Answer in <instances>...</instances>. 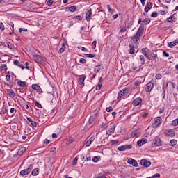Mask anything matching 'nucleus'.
<instances>
[{
	"label": "nucleus",
	"instance_id": "obj_1",
	"mask_svg": "<svg viewBox=\"0 0 178 178\" xmlns=\"http://www.w3.org/2000/svg\"><path fill=\"white\" fill-rule=\"evenodd\" d=\"M143 33H144V24H141L136 35L134 37H132L131 40H130L129 54L131 55H133V54H134L135 52L134 49L136 47H137V45H138V41L141 40V35H143Z\"/></svg>",
	"mask_w": 178,
	"mask_h": 178
},
{
	"label": "nucleus",
	"instance_id": "obj_2",
	"mask_svg": "<svg viewBox=\"0 0 178 178\" xmlns=\"http://www.w3.org/2000/svg\"><path fill=\"white\" fill-rule=\"evenodd\" d=\"M152 147H161L162 145V140L159 138H155L154 140H151Z\"/></svg>",
	"mask_w": 178,
	"mask_h": 178
},
{
	"label": "nucleus",
	"instance_id": "obj_3",
	"mask_svg": "<svg viewBox=\"0 0 178 178\" xmlns=\"http://www.w3.org/2000/svg\"><path fill=\"white\" fill-rule=\"evenodd\" d=\"M158 57V54H155L154 53H147V56L145 57L149 60H154L156 63V58Z\"/></svg>",
	"mask_w": 178,
	"mask_h": 178
},
{
	"label": "nucleus",
	"instance_id": "obj_4",
	"mask_svg": "<svg viewBox=\"0 0 178 178\" xmlns=\"http://www.w3.org/2000/svg\"><path fill=\"white\" fill-rule=\"evenodd\" d=\"M153 88H154V82L149 81L147 84H146L145 91L146 92H151Z\"/></svg>",
	"mask_w": 178,
	"mask_h": 178
},
{
	"label": "nucleus",
	"instance_id": "obj_5",
	"mask_svg": "<svg viewBox=\"0 0 178 178\" xmlns=\"http://www.w3.org/2000/svg\"><path fill=\"white\" fill-rule=\"evenodd\" d=\"M140 165L145 168H149V166H151V162L147 161L145 159H143L140 161Z\"/></svg>",
	"mask_w": 178,
	"mask_h": 178
},
{
	"label": "nucleus",
	"instance_id": "obj_6",
	"mask_svg": "<svg viewBox=\"0 0 178 178\" xmlns=\"http://www.w3.org/2000/svg\"><path fill=\"white\" fill-rule=\"evenodd\" d=\"M162 123V118L161 117H156L155 118V121L153 125V127H159V125Z\"/></svg>",
	"mask_w": 178,
	"mask_h": 178
},
{
	"label": "nucleus",
	"instance_id": "obj_7",
	"mask_svg": "<svg viewBox=\"0 0 178 178\" xmlns=\"http://www.w3.org/2000/svg\"><path fill=\"white\" fill-rule=\"evenodd\" d=\"M127 163L129 165H132L134 168H138V163L134 159H129Z\"/></svg>",
	"mask_w": 178,
	"mask_h": 178
},
{
	"label": "nucleus",
	"instance_id": "obj_8",
	"mask_svg": "<svg viewBox=\"0 0 178 178\" xmlns=\"http://www.w3.org/2000/svg\"><path fill=\"white\" fill-rule=\"evenodd\" d=\"M138 24H140V26H141V24H143V23H144L145 25H147V24H149V23H151V19H149V18H146V19H142L141 18H139V19H138ZM142 23V24H141Z\"/></svg>",
	"mask_w": 178,
	"mask_h": 178
},
{
	"label": "nucleus",
	"instance_id": "obj_9",
	"mask_svg": "<svg viewBox=\"0 0 178 178\" xmlns=\"http://www.w3.org/2000/svg\"><path fill=\"white\" fill-rule=\"evenodd\" d=\"M92 16V9L90 8L86 13V22H90L91 20V17Z\"/></svg>",
	"mask_w": 178,
	"mask_h": 178
},
{
	"label": "nucleus",
	"instance_id": "obj_10",
	"mask_svg": "<svg viewBox=\"0 0 178 178\" xmlns=\"http://www.w3.org/2000/svg\"><path fill=\"white\" fill-rule=\"evenodd\" d=\"M143 99H141L140 97H138L133 101L132 104L134 106H138V105H141Z\"/></svg>",
	"mask_w": 178,
	"mask_h": 178
},
{
	"label": "nucleus",
	"instance_id": "obj_11",
	"mask_svg": "<svg viewBox=\"0 0 178 178\" xmlns=\"http://www.w3.org/2000/svg\"><path fill=\"white\" fill-rule=\"evenodd\" d=\"M86 80V76L84 75H79L78 79V83L79 86H83L84 84V81Z\"/></svg>",
	"mask_w": 178,
	"mask_h": 178
},
{
	"label": "nucleus",
	"instance_id": "obj_12",
	"mask_svg": "<svg viewBox=\"0 0 178 178\" xmlns=\"http://www.w3.org/2000/svg\"><path fill=\"white\" fill-rule=\"evenodd\" d=\"M147 143H148V140H147L145 138H143V139L137 141V144H138V147H143V145H144V144H147Z\"/></svg>",
	"mask_w": 178,
	"mask_h": 178
},
{
	"label": "nucleus",
	"instance_id": "obj_13",
	"mask_svg": "<svg viewBox=\"0 0 178 178\" xmlns=\"http://www.w3.org/2000/svg\"><path fill=\"white\" fill-rule=\"evenodd\" d=\"M116 128V126L115 124H110V125L108 126L107 130L108 133H113L115 131V129Z\"/></svg>",
	"mask_w": 178,
	"mask_h": 178
},
{
	"label": "nucleus",
	"instance_id": "obj_14",
	"mask_svg": "<svg viewBox=\"0 0 178 178\" xmlns=\"http://www.w3.org/2000/svg\"><path fill=\"white\" fill-rule=\"evenodd\" d=\"M127 89H122V90H120L118 92V99H119V98H122V97H123V95H126V94H127Z\"/></svg>",
	"mask_w": 178,
	"mask_h": 178
},
{
	"label": "nucleus",
	"instance_id": "obj_15",
	"mask_svg": "<svg viewBox=\"0 0 178 178\" xmlns=\"http://www.w3.org/2000/svg\"><path fill=\"white\" fill-rule=\"evenodd\" d=\"M152 8V3L148 2L145 7V12H146V13H148V12H149Z\"/></svg>",
	"mask_w": 178,
	"mask_h": 178
},
{
	"label": "nucleus",
	"instance_id": "obj_16",
	"mask_svg": "<svg viewBox=\"0 0 178 178\" xmlns=\"http://www.w3.org/2000/svg\"><path fill=\"white\" fill-rule=\"evenodd\" d=\"M1 112V113H3V115L8 116V106L3 105Z\"/></svg>",
	"mask_w": 178,
	"mask_h": 178
},
{
	"label": "nucleus",
	"instance_id": "obj_17",
	"mask_svg": "<svg viewBox=\"0 0 178 178\" xmlns=\"http://www.w3.org/2000/svg\"><path fill=\"white\" fill-rule=\"evenodd\" d=\"M28 122H30L31 126H33V127H37V122L35 121H33V119H31V118L30 117H27L26 118Z\"/></svg>",
	"mask_w": 178,
	"mask_h": 178
},
{
	"label": "nucleus",
	"instance_id": "obj_18",
	"mask_svg": "<svg viewBox=\"0 0 178 178\" xmlns=\"http://www.w3.org/2000/svg\"><path fill=\"white\" fill-rule=\"evenodd\" d=\"M13 63L14 65H15V66H18L19 67H21V69H24V65L23 64H21L19 60H15Z\"/></svg>",
	"mask_w": 178,
	"mask_h": 178
},
{
	"label": "nucleus",
	"instance_id": "obj_19",
	"mask_svg": "<svg viewBox=\"0 0 178 178\" xmlns=\"http://www.w3.org/2000/svg\"><path fill=\"white\" fill-rule=\"evenodd\" d=\"M167 22L168 23H175V22H176V18H175V15H172L169 18H167Z\"/></svg>",
	"mask_w": 178,
	"mask_h": 178
},
{
	"label": "nucleus",
	"instance_id": "obj_20",
	"mask_svg": "<svg viewBox=\"0 0 178 178\" xmlns=\"http://www.w3.org/2000/svg\"><path fill=\"white\" fill-rule=\"evenodd\" d=\"M33 58V60H35L36 63H40V62H41L42 58L40 56V55H34Z\"/></svg>",
	"mask_w": 178,
	"mask_h": 178
},
{
	"label": "nucleus",
	"instance_id": "obj_21",
	"mask_svg": "<svg viewBox=\"0 0 178 178\" xmlns=\"http://www.w3.org/2000/svg\"><path fill=\"white\" fill-rule=\"evenodd\" d=\"M102 87V77L99 78V84L96 86V91H99Z\"/></svg>",
	"mask_w": 178,
	"mask_h": 178
},
{
	"label": "nucleus",
	"instance_id": "obj_22",
	"mask_svg": "<svg viewBox=\"0 0 178 178\" xmlns=\"http://www.w3.org/2000/svg\"><path fill=\"white\" fill-rule=\"evenodd\" d=\"M168 133L166 134V136H168V137H175V131L172 130V129H169L168 131H167Z\"/></svg>",
	"mask_w": 178,
	"mask_h": 178
},
{
	"label": "nucleus",
	"instance_id": "obj_23",
	"mask_svg": "<svg viewBox=\"0 0 178 178\" xmlns=\"http://www.w3.org/2000/svg\"><path fill=\"white\" fill-rule=\"evenodd\" d=\"M7 92L11 98H15V91L12 89H8Z\"/></svg>",
	"mask_w": 178,
	"mask_h": 178
},
{
	"label": "nucleus",
	"instance_id": "obj_24",
	"mask_svg": "<svg viewBox=\"0 0 178 178\" xmlns=\"http://www.w3.org/2000/svg\"><path fill=\"white\" fill-rule=\"evenodd\" d=\"M32 89L35 90V91H41V87L37 84H33L32 85Z\"/></svg>",
	"mask_w": 178,
	"mask_h": 178
},
{
	"label": "nucleus",
	"instance_id": "obj_25",
	"mask_svg": "<svg viewBox=\"0 0 178 178\" xmlns=\"http://www.w3.org/2000/svg\"><path fill=\"white\" fill-rule=\"evenodd\" d=\"M17 85L19 86V87H27V85H26V82L21 80L17 81Z\"/></svg>",
	"mask_w": 178,
	"mask_h": 178
},
{
	"label": "nucleus",
	"instance_id": "obj_26",
	"mask_svg": "<svg viewBox=\"0 0 178 178\" xmlns=\"http://www.w3.org/2000/svg\"><path fill=\"white\" fill-rule=\"evenodd\" d=\"M140 136V133L137 131H132L131 133V137H138Z\"/></svg>",
	"mask_w": 178,
	"mask_h": 178
},
{
	"label": "nucleus",
	"instance_id": "obj_27",
	"mask_svg": "<svg viewBox=\"0 0 178 178\" xmlns=\"http://www.w3.org/2000/svg\"><path fill=\"white\" fill-rule=\"evenodd\" d=\"M178 44V40H175V42H171L170 43H168V47H170V48H172V47H175V45H177Z\"/></svg>",
	"mask_w": 178,
	"mask_h": 178
},
{
	"label": "nucleus",
	"instance_id": "obj_28",
	"mask_svg": "<svg viewBox=\"0 0 178 178\" xmlns=\"http://www.w3.org/2000/svg\"><path fill=\"white\" fill-rule=\"evenodd\" d=\"M29 173H30V172L27 169L23 170L20 172L21 176H26V175H29Z\"/></svg>",
	"mask_w": 178,
	"mask_h": 178
},
{
	"label": "nucleus",
	"instance_id": "obj_29",
	"mask_svg": "<svg viewBox=\"0 0 178 178\" xmlns=\"http://www.w3.org/2000/svg\"><path fill=\"white\" fill-rule=\"evenodd\" d=\"M67 9L70 12H72L73 13V12H76L77 8L76 6H73L68 7Z\"/></svg>",
	"mask_w": 178,
	"mask_h": 178
},
{
	"label": "nucleus",
	"instance_id": "obj_30",
	"mask_svg": "<svg viewBox=\"0 0 178 178\" xmlns=\"http://www.w3.org/2000/svg\"><path fill=\"white\" fill-rule=\"evenodd\" d=\"M40 173V170H38V168H35L32 171V176H37Z\"/></svg>",
	"mask_w": 178,
	"mask_h": 178
},
{
	"label": "nucleus",
	"instance_id": "obj_31",
	"mask_svg": "<svg viewBox=\"0 0 178 178\" xmlns=\"http://www.w3.org/2000/svg\"><path fill=\"white\" fill-rule=\"evenodd\" d=\"M148 48H143L142 49V54L144 56H147L148 55Z\"/></svg>",
	"mask_w": 178,
	"mask_h": 178
},
{
	"label": "nucleus",
	"instance_id": "obj_32",
	"mask_svg": "<svg viewBox=\"0 0 178 178\" xmlns=\"http://www.w3.org/2000/svg\"><path fill=\"white\" fill-rule=\"evenodd\" d=\"M101 159V157L99 156H95L92 161V162H95V163H97V162H98V161H99Z\"/></svg>",
	"mask_w": 178,
	"mask_h": 178
},
{
	"label": "nucleus",
	"instance_id": "obj_33",
	"mask_svg": "<svg viewBox=\"0 0 178 178\" xmlns=\"http://www.w3.org/2000/svg\"><path fill=\"white\" fill-rule=\"evenodd\" d=\"M176 144H177V140L172 139L170 141V145L171 147H175V145H176Z\"/></svg>",
	"mask_w": 178,
	"mask_h": 178
},
{
	"label": "nucleus",
	"instance_id": "obj_34",
	"mask_svg": "<svg viewBox=\"0 0 178 178\" xmlns=\"http://www.w3.org/2000/svg\"><path fill=\"white\" fill-rule=\"evenodd\" d=\"M140 65H145V59L144 58V56L140 55Z\"/></svg>",
	"mask_w": 178,
	"mask_h": 178
},
{
	"label": "nucleus",
	"instance_id": "obj_35",
	"mask_svg": "<svg viewBox=\"0 0 178 178\" xmlns=\"http://www.w3.org/2000/svg\"><path fill=\"white\" fill-rule=\"evenodd\" d=\"M65 49H66V47L65 46V43H63L61 48L58 51L59 54H63V52H65Z\"/></svg>",
	"mask_w": 178,
	"mask_h": 178
},
{
	"label": "nucleus",
	"instance_id": "obj_36",
	"mask_svg": "<svg viewBox=\"0 0 178 178\" xmlns=\"http://www.w3.org/2000/svg\"><path fill=\"white\" fill-rule=\"evenodd\" d=\"M106 6H107V9H108L109 13H111V14L112 15L113 13H115V9H112V8H111V6H110V5H107Z\"/></svg>",
	"mask_w": 178,
	"mask_h": 178
},
{
	"label": "nucleus",
	"instance_id": "obj_37",
	"mask_svg": "<svg viewBox=\"0 0 178 178\" xmlns=\"http://www.w3.org/2000/svg\"><path fill=\"white\" fill-rule=\"evenodd\" d=\"M0 69L1 70L6 71V70H8V67L6 66V64H1V67H0Z\"/></svg>",
	"mask_w": 178,
	"mask_h": 178
},
{
	"label": "nucleus",
	"instance_id": "obj_38",
	"mask_svg": "<svg viewBox=\"0 0 178 178\" xmlns=\"http://www.w3.org/2000/svg\"><path fill=\"white\" fill-rule=\"evenodd\" d=\"M86 58H95V56H97V55L95 54H85Z\"/></svg>",
	"mask_w": 178,
	"mask_h": 178
},
{
	"label": "nucleus",
	"instance_id": "obj_39",
	"mask_svg": "<svg viewBox=\"0 0 178 178\" xmlns=\"http://www.w3.org/2000/svg\"><path fill=\"white\" fill-rule=\"evenodd\" d=\"M118 151H126V149H125V147H124V145H122V146H120L118 147Z\"/></svg>",
	"mask_w": 178,
	"mask_h": 178
},
{
	"label": "nucleus",
	"instance_id": "obj_40",
	"mask_svg": "<svg viewBox=\"0 0 178 178\" xmlns=\"http://www.w3.org/2000/svg\"><path fill=\"white\" fill-rule=\"evenodd\" d=\"M35 106H37V108H42V105L37 102V100L35 101Z\"/></svg>",
	"mask_w": 178,
	"mask_h": 178
},
{
	"label": "nucleus",
	"instance_id": "obj_41",
	"mask_svg": "<svg viewBox=\"0 0 178 178\" xmlns=\"http://www.w3.org/2000/svg\"><path fill=\"white\" fill-rule=\"evenodd\" d=\"M79 161V158L75 157L74 159L72 161L73 166H76L77 165V161Z\"/></svg>",
	"mask_w": 178,
	"mask_h": 178
},
{
	"label": "nucleus",
	"instance_id": "obj_42",
	"mask_svg": "<svg viewBox=\"0 0 178 178\" xmlns=\"http://www.w3.org/2000/svg\"><path fill=\"white\" fill-rule=\"evenodd\" d=\"M5 47H7V48L12 49V44L9 42L5 43Z\"/></svg>",
	"mask_w": 178,
	"mask_h": 178
},
{
	"label": "nucleus",
	"instance_id": "obj_43",
	"mask_svg": "<svg viewBox=\"0 0 178 178\" xmlns=\"http://www.w3.org/2000/svg\"><path fill=\"white\" fill-rule=\"evenodd\" d=\"M172 126H177L178 125V118L174 120L172 122Z\"/></svg>",
	"mask_w": 178,
	"mask_h": 178
},
{
	"label": "nucleus",
	"instance_id": "obj_44",
	"mask_svg": "<svg viewBox=\"0 0 178 178\" xmlns=\"http://www.w3.org/2000/svg\"><path fill=\"white\" fill-rule=\"evenodd\" d=\"M73 19H76V20H79L80 22L83 20V18L81 15L74 16Z\"/></svg>",
	"mask_w": 178,
	"mask_h": 178
},
{
	"label": "nucleus",
	"instance_id": "obj_45",
	"mask_svg": "<svg viewBox=\"0 0 178 178\" xmlns=\"http://www.w3.org/2000/svg\"><path fill=\"white\" fill-rule=\"evenodd\" d=\"M125 147V151L126 149H131L133 148V146L131 145H124Z\"/></svg>",
	"mask_w": 178,
	"mask_h": 178
},
{
	"label": "nucleus",
	"instance_id": "obj_46",
	"mask_svg": "<svg viewBox=\"0 0 178 178\" xmlns=\"http://www.w3.org/2000/svg\"><path fill=\"white\" fill-rule=\"evenodd\" d=\"M92 49H95V48H97V40H95L92 42Z\"/></svg>",
	"mask_w": 178,
	"mask_h": 178
},
{
	"label": "nucleus",
	"instance_id": "obj_47",
	"mask_svg": "<svg viewBox=\"0 0 178 178\" xmlns=\"http://www.w3.org/2000/svg\"><path fill=\"white\" fill-rule=\"evenodd\" d=\"M94 120H95V118L94 117H90L89 120H88L89 124H91L92 123V122H94Z\"/></svg>",
	"mask_w": 178,
	"mask_h": 178
},
{
	"label": "nucleus",
	"instance_id": "obj_48",
	"mask_svg": "<svg viewBox=\"0 0 178 178\" xmlns=\"http://www.w3.org/2000/svg\"><path fill=\"white\" fill-rule=\"evenodd\" d=\"M151 17H158V12H153L151 14Z\"/></svg>",
	"mask_w": 178,
	"mask_h": 178
},
{
	"label": "nucleus",
	"instance_id": "obj_49",
	"mask_svg": "<svg viewBox=\"0 0 178 178\" xmlns=\"http://www.w3.org/2000/svg\"><path fill=\"white\" fill-rule=\"evenodd\" d=\"M0 30H1V31H3V30H5V26L2 22H0Z\"/></svg>",
	"mask_w": 178,
	"mask_h": 178
},
{
	"label": "nucleus",
	"instance_id": "obj_50",
	"mask_svg": "<svg viewBox=\"0 0 178 178\" xmlns=\"http://www.w3.org/2000/svg\"><path fill=\"white\" fill-rule=\"evenodd\" d=\"M79 62H80V63H82L83 65H84L87 63V60H86L84 58H81Z\"/></svg>",
	"mask_w": 178,
	"mask_h": 178
},
{
	"label": "nucleus",
	"instance_id": "obj_51",
	"mask_svg": "<svg viewBox=\"0 0 178 178\" xmlns=\"http://www.w3.org/2000/svg\"><path fill=\"white\" fill-rule=\"evenodd\" d=\"M6 81H8L9 83H10V74H7L6 76Z\"/></svg>",
	"mask_w": 178,
	"mask_h": 178
},
{
	"label": "nucleus",
	"instance_id": "obj_52",
	"mask_svg": "<svg viewBox=\"0 0 178 178\" xmlns=\"http://www.w3.org/2000/svg\"><path fill=\"white\" fill-rule=\"evenodd\" d=\"M160 178L161 177V175L159 173H156L155 175H154L153 176H152V178Z\"/></svg>",
	"mask_w": 178,
	"mask_h": 178
},
{
	"label": "nucleus",
	"instance_id": "obj_53",
	"mask_svg": "<svg viewBox=\"0 0 178 178\" xmlns=\"http://www.w3.org/2000/svg\"><path fill=\"white\" fill-rule=\"evenodd\" d=\"M106 112H112V111H113V108H112L111 106L107 107L106 108Z\"/></svg>",
	"mask_w": 178,
	"mask_h": 178
},
{
	"label": "nucleus",
	"instance_id": "obj_54",
	"mask_svg": "<svg viewBox=\"0 0 178 178\" xmlns=\"http://www.w3.org/2000/svg\"><path fill=\"white\" fill-rule=\"evenodd\" d=\"M52 3H54V1L53 0H48L47 1L48 6H52Z\"/></svg>",
	"mask_w": 178,
	"mask_h": 178
},
{
	"label": "nucleus",
	"instance_id": "obj_55",
	"mask_svg": "<svg viewBox=\"0 0 178 178\" xmlns=\"http://www.w3.org/2000/svg\"><path fill=\"white\" fill-rule=\"evenodd\" d=\"M159 13L162 15V16H165V15H166V13H168V12L166 11H163V10H160Z\"/></svg>",
	"mask_w": 178,
	"mask_h": 178
},
{
	"label": "nucleus",
	"instance_id": "obj_56",
	"mask_svg": "<svg viewBox=\"0 0 178 178\" xmlns=\"http://www.w3.org/2000/svg\"><path fill=\"white\" fill-rule=\"evenodd\" d=\"M163 56H165V58H169V54L166 51H163Z\"/></svg>",
	"mask_w": 178,
	"mask_h": 178
},
{
	"label": "nucleus",
	"instance_id": "obj_57",
	"mask_svg": "<svg viewBox=\"0 0 178 178\" xmlns=\"http://www.w3.org/2000/svg\"><path fill=\"white\" fill-rule=\"evenodd\" d=\"M111 143H112L113 145H115V144H118V143H119V140H112Z\"/></svg>",
	"mask_w": 178,
	"mask_h": 178
},
{
	"label": "nucleus",
	"instance_id": "obj_58",
	"mask_svg": "<svg viewBox=\"0 0 178 178\" xmlns=\"http://www.w3.org/2000/svg\"><path fill=\"white\" fill-rule=\"evenodd\" d=\"M156 79L157 80H161L162 79V75L161 74H157L156 75Z\"/></svg>",
	"mask_w": 178,
	"mask_h": 178
},
{
	"label": "nucleus",
	"instance_id": "obj_59",
	"mask_svg": "<svg viewBox=\"0 0 178 178\" xmlns=\"http://www.w3.org/2000/svg\"><path fill=\"white\" fill-rule=\"evenodd\" d=\"M108 125H106V124H105V123H102V129H108Z\"/></svg>",
	"mask_w": 178,
	"mask_h": 178
},
{
	"label": "nucleus",
	"instance_id": "obj_60",
	"mask_svg": "<svg viewBox=\"0 0 178 178\" xmlns=\"http://www.w3.org/2000/svg\"><path fill=\"white\" fill-rule=\"evenodd\" d=\"M27 170L29 172H31V170H33V164L29 165V168H27Z\"/></svg>",
	"mask_w": 178,
	"mask_h": 178
},
{
	"label": "nucleus",
	"instance_id": "obj_61",
	"mask_svg": "<svg viewBox=\"0 0 178 178\" xmlns=\"http://www.w3.org/2000/svg\"><path fill=\"white\" fill-rule=\"evenodd\" d=\"M91 143L89 140L86 141V147H90L91 145Z\"/></svg>",
	"mask_w": 178,
	"mask_h": 178
},
{
	"label": "nucleus",
	"instance_id": "obj_62",
	"mask_svg": "<svg viewBox=\"0 0 178 178\" xmlns=\"http://www.w3.org/2000/svg\"><path fill=\"white\" fill-rule=\"evenodd\" d=\"M24 151H26V149H23V150H20V151H19L18 152H17V154H19V155H22V154H23V152H24Z\"/></svg>",
	"mask_w": 178,
	"mask_h": 178
},
{
	"label": "nucleus",
	"instance_id": "obj_63",
	"mask_svg": "<svg viewBox=\"0 0 178 178\" xmlns=\"http://www.w3.org/2000/svg\"><path fill=\"white\" fill-rule=\"evenodd\" d=\"M127 29L126 28H122L120 30V33H124V31H126Z\"/></svg>",
	"mask_w": 178,
	"mask_h": 178
},
{
	"label": "nucleus",
	"instance_id": "obj_64",
	"mask_svg": "<svg viewBox=\"0 0 178 178\" xmlns=\"http://www.w3.org/2000/svg\"><path fill=\"white\" fill-rule=\"evenodd\" d=\"M145 1H146V0H140L142 6H144L145 5Z\"/></svg>",
	"mask_w": 178,
	"mask_h": 178
}]
</instances>
